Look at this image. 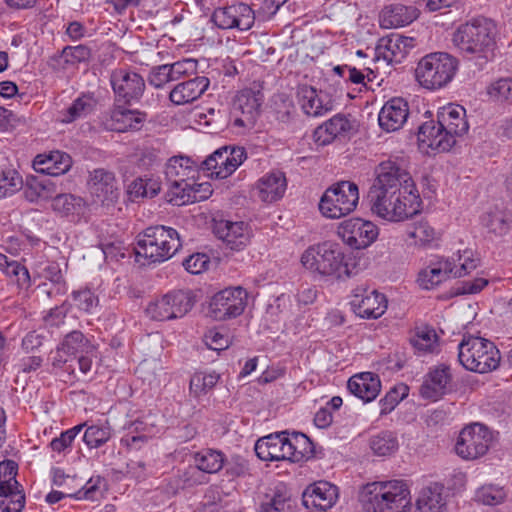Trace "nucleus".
Instances as JSON below:
<instances>
[{
  "mask_svg": "<svg viewBox=\"0 0 512 512\" xmlns=\"http://www.w3.org/2000/svg\"><path fill=\"white\" fill-rule=\"evenodd\" d=\"M301 263L306 269L322 276L341 279L351 275L339 245L330 241L307 248L301 256Z\"/></svg>",
  "mask_w": 512,
  "mask_h": 512,
  "instance_id": "39448f33",
  "label": "nucleus"
},
{
  "mask_svg": "<svg viewBox=\"0 0 512 512\" xmlns=\"http://www.w3.org/2000/svg\"><path fill=\"white\" fill-rule=\"evenodd\" d=\"M482 225L495 236H504L509 231V224L502 211L495 210L485 213L481 218Z\"/></svg>",
  "mask_w": 512,
  "mask_h": 512,
  "instance_id": "c03bdc74",
  "label": "nucleus"
},
{
  "mask_svg": "<svg viewBox=\"0 0 512 512\" xmlns=\"http://www.w3.org/2000/svg\"><path fill=\"white\" fill-rule=\"evenodd\" d=\"M286 187V177L281 171H272L261 177L257 183L260 199L268 203L281 199Z\"/></svg>",
  "mask_w": 512,
  "mask_h": 512,
  "instance_id": "bb28decb",
  "label": "nucleus"
},
{
  "mask_svg": "<svg viewBox=\"0 0 512 512\" xmlns=\"http://www.w3.org/2000/svg\"><path fill=\"white\" fill-rule=\"evenodd\" d=\"M350 305L354 313L361 318H378L387 308L385 296L376 290L368 292L364 288H356Z\"/></svg>",
  "mask_w": 512,
  "mask_h": 512,
  "instance_id": "2eb2a0df",
  "label": "nucleus"
},
{
  "mask_svg": "<svg viewBox=\"0 0 512 512\" xmlns=\"http://www.w3.org/2000/svg\"><path fill=\"white\" fill-rule=\"evenodd\" d=\"M495 26L486 18L473 19L458 27L453 43L463 53L487 62L495 46Z\"/></svg>",
  "mask_w": 512,
  "mask_h": 512,
  "instance_id": "7ed1b4c3",
  "label": "nucleus"
},
{
  "mask_svg": "<svg viewBox=\"0 0 512 512\" xmlns=\"http://www.w3.org/2000/svg\"><path fill=\"white\" fill-rule=\"evenodd\" d=\"M291 509L290 498L276 491L272 496L266 495L260 504V512H287Z\"/></svg>",
  "mask_w": 512,
  "mask_h": 512,
  "instance_id": "3c124183",
  "label": "nucleus"
},
{
  "mask_svg": "<svg viewBox=\"0 0 512 512\" xmlns=\"http://www.w3.org/2000/svg\"><path fill=\"white\" fill-rule=\"evenodd\" d=\"M90 190L95 202L107 207L117 202L120 195L114 173L104 169L93 171Z\"/></svg>",
  "mask_w": 512,
  "mask_h": 512,
  "instance_id": "dca6fc26",
  "label": "nucleus"
},
{
  "mask_svg": "<svg viewBox=\"0 0 512 512\" xmlns=\"http://www.w3.org/2000/svg\"><path fill=\"white\" fill-rule=\"evenodd\" d=\"M145 114L136 110L117 108L111 114V130L125 132L139 130L145 120Z\"/></svg>",
  "mask_w": 512,
  "mask_h": 512,
  "instance_id": "f704fd0d",
  "label": "nucleus"
},
{
  "mask_svg": "<svg viewBox=\"0 0 512 512\" xmlns=\"http://www.w3.org/2000/svg\"><path fill=\"white\" fill-rule=\"evenodd\" d=\"M407 394L408 387L404 384H401L397 387H393L392 389H390V391L385 395V397L380 400V413L383 415L391 412L395 408V406L407 396Z\"/></svg>",
  "mask_w": 512,
  "mask_h": 512,
  "instance_id": "5fc2aeb1",
  "label": "nucleus"
},
{
  "mask_svg": "<svg viewBox=\"0 0 512 512\" xmlns=\"http://www.w3.org/2000/svg\"><path fill=\"white\" fill-rule=\"evenodd\" d=\"M492 440L493 434L486 426L474 423L462 429L455 450L461 458L474 460L486 454Z\"/></svg>",
  "mask_w": 512,
  "mask_h": 512,
  "instance_id": "1a4fd4ad",
  "label": "nucleus"
},
{
  "mask_svg": "<svg viewBox=\"0 0 512 512\" xmlns=\"http://www.w3.org/2000/svg\"><path fill=\"white\" fill-rule=\"evenodd\" d=\"M72 166V158L61 151H51L49 154H39L33 161L34 169L42 174L60 176Z\"/></svg>",
  "mask_w": 512,
  "mask_h": 512,
  "instance_id": "393cba45",
  "label": "nucleus"
},
{
  "mask_svg": "<svg viewBox=\"0 0 512 512\" xmlns=\"http://www.w3.org/2000/svg\"><path fill=\"white\" fill-rule=\"evenodd\" d=\"M418 17L417 9L401 4L386 7L381 14V25L385 28L403 27Z\"/></svg>",
  "mask_w": 512,
  "mask_h": 512,
  "instance_id": "72a5a7b5",
  "label": "nucleus"
},
{
  "mask_svg": "<svg viewBox=\"0 0 512 512\" xmlns=\"http://www.w3.org/2000/svg\"><path fill=\"white\" fill-rule=\"evenodd\" d=\"M76 305L85 312H92L98 306V297L89 289L74 291L72 293Z\"/></svg>",
  "mask_w": 512,
  "mask_h": 512,
  "instance_id": "e2e57ef3",
  "label": "nucleus"
},
{
  "mask_svg": "<svg viewBox=\"0 0 512 512\" xmlns=\"http://www.w3.org/2000/svg\"><path fill=\"white\" fill-rule=\"evenodd\" d=\"M209 264V257L203 253L192 254L184 259L182 265L191 274H200Z\"/></svg>",
  "mask_w": 512,
  "mask_h": 512,
  "instance_id": "338daca9",
  "label": "nucleus"
},
{
  "mask_svg": "<svg viewBox=\"0 0 512 512\" xmlns=\"http://www.w3.org/2000/svg\"><path fill=\"white\" fill-rule=\"evenodd\" d=\"M62 57L71 64L85 62L90 59L91 50L86 45L66 46L62 50Z\"/></svg>",
  "mask_w": 512,
  "mask_h": 512,
  "instance_id": "bf43d9fd",
  "label": "nucleus"
},
{
  "mask_svg": "<svg viewBox=\"0 0 512 512\" xmlns=\"http://www.w3.org/2000/svg\"><path fill=\"white\" fill-rule=\"evenodd\" d=\"M170 301L171 310L173 311V319L183 317L186 315L194 306L195 299L189 291H176L167 294Z\"/></svg>",
  "mask_w": 512,
  "mask_h": 512,
  "instance_id": "79ce46f5",
  "label": "nucleus"
},
{
  "mask_svg": "<svg viewBox=\"0 0 512 512\" xmlns=\"http://www.w3.org/2000/svg\"><path fill=\"white\" fill-rule=\"evenodd\" d=\"M248 294L242 287L226 288L216 293L209 303V315L224 321L240 316L247 305Z\"/></svg>",
  "mask_w": 512,
  "mask_h": 512,
  "instance_id": "9d476101",
  "label": "nucleus"
},
{
  "mask_svg": "<svg viewBox=\"0 0 512 512\" xmlns=\"http://www.w3.org/2000/svg\"><path fill=\"white\" fill-rule=\"evenodd\" d=\"M476 498L485 505H498L503 502L505 493L501 488L485 486L477 491Z\"/></svg>",
  "mask_w": 512,
  "mask_h": 512,
  "instance_id": "052dcab7",
  "label": "nucleus"
},
{
  "mask_svg": "<svg viewBox=\"0 0 512 512\" xmlns=\"http://www.w3.org/2000/svg\"><path fill=\"white\" fill-rule=\"evenodd\" d=\"M263 94L260 91L244 89L240 91L232 104V114L241 113L248 122H253L262 105Z\"/></svg>",
  "mask_w": 512,
  "mask_h": 512,
  "instance_id": "c85d7f7f",
  "label": "nucleus"
},
{
  "mask_svg": "<svg viewBox=\"0 0 512 512\" xmlns=\"http://www.w3.org/2000/svg\"><path fill=\"white\" fill-rule=\"evenodd\" d=\"M211 20L220 29L237 28L241 31H247L253 26L255 15L249 5L235 3L216 8Z\"/></svg>",
  "mask_w": 512,
  "mask_h": 512,
  "instance_id": "f8f14e48",
  "label": "nucleus"
},
{
  "mask_svg": "<svg viewBox=\"0 0 512 512\" xmlns=\"http://www.w3.org/2000/svg\"><path fill=\"white\" fill-rule=\"evenodd\" d=\"M458 61L447 53H431L424 56L415 70L419 84L429 90L446 86L453 79Z\"/></svg>",
  "mask_w": 512,
  "mask_h": 512,
  "instance_id": "0eeeda50",
  "label": "nucleus"
},
{
  "mask_svg": "<svg viewBox=\"0 0 512 512\" xmlns=\"http://www.w3.org/2000/svg\"><path fill=\"white\" fill-rule=\"evenodd\" d=\"M437 334L431 327L424 326L416 329L415 335L411 339V344L419 351H432L437 342Z\"/></svg>",
  "mask_w": 512,
  "mask_h": 512,
  "instance_id": "09e8293b",
  "label": "nucleus"
},
{
  "mask_svg": "<svg viewBox=\"0 0 512 512\" xmlns=\"http://www.w3.org/2000/svg\"><path fill=\"white\" fill-rule=\"evenodd\" d=\"M192 193L193 189H191V185L187 184L185 181H178L171 183L169 190L165 194V198L167 202L172 205L182 206L192 203Z\"/></svg>",
  "mask_w": 512,
  "mask_h": 512,
  "instance_id": "a18cd8bd",
  "label": "nucleus"
},
{
  "mask_svg": "<svg viewBox=\"0 0 512 512\" xmlns=\"http://www.w3.org/2000/svg\"><path fill=\"white\" fill-rule=\"evenodd\" d=\"M23 185L18 171L9 165H0V198L18 191Z\"/></svg>",
  "mask_w": 512,
  "mask_h": 512,
  "instance_id": "a19ab883",
  "label": "nucleus"
},
{
  "mask_svg": "<svg viewBox=\"0 0 512 512\" xmlns=\"http://www.w3.org/2000/svg\"><path fill=\"white\" fill-rule=\"evenodd\" d=\"M458 360L466 370L484 374L499 367L501 355L492 341L468 336L458 345Z\"/></svg>",
  "mask_w": 512,
  "mask_h": 512,
  "instance_id": "423d86ee",
  "label": "nucleus"
},
{
  "mask_svg": "<svg viewBox=\"0 0 512 512\" xmlns=\"http://www.w3.org/2000/svg\"><path fill=\"white\" fill-rule=\"evenodd\" d=\"M17 464L12 460L0 463V496H13L14 493H23L18 490L16 480Z\"/></svg>",
  "mask_w": 512,
  "mask_h": 512,
  "instance_id": "e433bc0d",
  "label": "nucleus"
},
{
  "mask_svg": "<svg viewBox=\"0 0 512 512\" xmlns=\"http://www.w3.org/2000/svg\"><path fill=\"white\" fill-rule=\"evenodd\" d=\"M418 140L423 145L438 152L449 151L456 143V139L448 135L446 128H442L438 120L427 121L418 128Z\"/></svg>",
  "mask_w": 512,
  "mask_h": 512,
  "instance_id": "6ab92c4d",
  "label": "nucleus"
},
{
  "mask_svg": "<svg viewBox=\"0 0 512 512\" xmlns=\"http://www.w3.org/2000/svg\"><path fill=\"white\" fill-rule=\"evenodd\" d=\"M301 107L305 114L310 116H322L333 109V102L327 95L318 94L308 86H303L298 91Z\"/></svg>",
  "mask_w": 512,
  "mask_h": 512,
  "instance_id": "cd10ccee",
  "label": "nucleus"
},
{
  "mask_svg": "<svg viewBox=\"0 0 512 512\" xmlns=\"http://www.w3.org/2000/svg\"><path fill=\"white\" fill-rule=\"evenodd\" d=\"M408 116V102L401 97H394L383 105L378 115V121L383 130L393 132L403 127Z\"/></svg>",
  "mask_w": 512,
  "mask_h": 512,
  "instance_id": "a211bd4d",
  "label": "nucleus"
},
{
  "mask_svg": "<svg viewBox=\"0 0 512 512\" xmlns=\"http://www.w3.org/2000/svg\"><path fill=\"white\" fill-rule=\"evenodd\" d=\"M194 462L203 473H217L224 465V455L220 451L204 449L195 453Z\"/></svg>",
  "mask_w": 512,
  "mask_h": 512,
  "instance_id": "4c0bfd02",
  "label": "nucleus"
},
{
  "mask_svg": "<svg viewBox=\"0 0 512 512\" xmlns=\"http://www.w3.org/2000/svg\"><path fill=\"white\" fill-rule=\"evenodd\" d=\"M214 234L232 251L241 250L249 242V234L244 222L217 221L214 225Z\"/></svg>",
  "mask_w": 512,
  "mask_h": 512,
  "instance_id": "aec40b11",
  "label": "nucleus"
},
{
  "mask_svg": "<svg viewBox=\"0 0 512 512\" xmlns=\"http://www.w3.org/2000/svg\"><path fill=\"white\" fill-rule=\"evenodd\" d=\"M97 104L98 100L93 92H83L61 113L60 121L64 124H69L80 118L87 117L96 110Z\"/></svg>",
  "mask_w": 512,
  "mask_h": 512,
  "instance_id": "2f4dec72",
  "label": "nucleus"
},
{
  "mask_svg": "<svg viewBox=\"0 0 512 512\" xmlns=\"http://www.w3.org/2000/svg\"><path fill=\"white\" fill-rule=\"evenodd\" d=\"M39 274L51 284H57L56 293H66V282L60 265L56 262H46L39 266Z\"/></svg>",
  "mask_w": 512,
  "mask_h": 512,
  "instance_id": "de8ad7c7",
  "label": "nucleus"
},
{
  "mask_svg": "<svg viewBox=\"0 0 512 512\" xmlns=\"http://www.w3.org/2000/svg\"><path fill=\"white\" fill-rule=\"evenodd\" d=\"M437 118L441 127L446 128L448 135L454 139L464 135L469 129L466 110L461 105L450 104L442 107L437 113Z\"/></svg>",
  "mask_w": 512,
  "mask_h": 512,
  "instance_id": "4be33fe9",
  "label": "nucleus"
},
{
  "mask_svg": "<svg viewBox=\"0 0 512 512\" xmlns=\"http://www.w3.org/2000/svg\"><path fill=\"white\" fill-rule=\"evenodd\" d=\"M110 438V431L99 426H90L86 429L83 440L91 448H97L106 443Z\"/></svg>",
  "mask_w": 512,
  "mask_h": 512,
  "instance_id": "4d7b16f0",
  "label": "nucleus"
},
{
  "mask_svg": "<svg viewBox=\"0 0 512 512\" xmlns=\"http://www.w3.org/2000/svg\"><path fill=\"white\" fill-rule=\"evenodd\" d=\"M104 480L97 476L90 478L87 483L81 487L78 491L74 492V498L76 499H88L96 500L102 495L100 486Z\"/></svg>",
  "mask_w": 512,
  "mask_h": 512,
  "instance_id": "13d9d810",
  "label": "nucleus"
},
{
  "mask_svg": "<svg viewBox=\"0 0 512 512\" xmlns=\"http://www.w3.org/2000/svg\"><path fill=\"white\" fill-rule=\"evenodd\" d=\"M451 379L449 366L440 365L427 375L419 393L425 399L438 400L446 393Z\"/></svg>",
  "mask_w": 512,
  "mask_h": 512,
  "instance_id": "b1692460",
  "label": "nucleus"
},
{
  "mask_svg": "<svg viewBox=\"0 0 512 512\" xmlns=\"http://www.w3.org/2000/svg\"><path fill=\"white\" fill-rule=\"evenodd\" d=\"M205 76H197L177 84L169 93V99L175 105H185L197 100L209 87Z\"/></svg>",
  "mask_w": 512,
  "mask_h": 512,
  "instance_id": "5701e85b",
  "label": "nucleus"
},
{
  "mask_svg": "<svg viewBox=\"0 0 512 512\" xmlns=\"http://www.w3.org/2000/svg\"><path fill=\"white\" fill-rule=\"evenodd\" d=\"M453 276V263L449 259H441L436 264L421 270L418 283L424 289H433L450 276Z\"/></svg>",
  "mask_w": 512,
  "mask_h": 512,
  "instance_id": "7c9ffc66",
  "label": "nucleus"
},
{
  "mask_svg": "<svg viewBox=\"0 0 512 512\" xmlns=\"http://www.w3.org/2000/svg\"><path fill=\"white\" fill-rule=\"evenodd\" d=\"M410 173L401 162L388 160L376 168V179L367 200L373 213L389 221H403L420 212L421 199L414 193Z\"/></svg>",
  "mask_w": 512,
  "mask_h": 512,
  "instance_id": "f257e3e1",
  "label": "nucleus"
},
{
  "mask_svg": "<svg viewBox=\"0 0 512 512\" xmlns=\"http://www.w3.org/2000/svg\"><path fill=\"white\" fill-rule=\"evenodd\" d=\"M369 445L375 455L388 456L397 451L399 443L393 432L382 431L370 438Z\"/></svg>",
  "mask_w": 512,
  "mask_h": 512,
  "instance_id": "58836bf2",
  "label": "nucleus"
},
{
  "mask_svg": "<svg viewBox=\"0 0 512 512\" xmlns=\"http://www.w3.org/2000/svg\"><path fill=\"white\" fill-rule=\"evenodd\" d=\"M359 501L368 512H409L411 505L408 487L399 480L364 485Z\"/></svg>",
  "mask_w": 512,
  "mask_h": 512,
  "instance_id": "f03ea898",
  "label": "nucleus"
},
{
  "mask_svg": "<svg viewBox=\"0 0 512 512\" xmlns=\"http://www.w3.org/2000/svg\"><path fill=\"white\" fill-rule=\"evenodd\" d=\"M25 505V495L14 493L13 496H0V512H21Z\"/></svg>",
  "mask_w": 512,
  "mask_h": 512,
  "instance_id": "774afa93",
  "label": "nucleus"
},
{
  "mask_svg": "<svg viewBox=\"0 0 512 512\" xmlns=\"http://www.w3.org/2000/svg\"><path fill=\"white\" fill-rule=\"evenodd\" d=\"M435 230L427 222L416 224L408 232L409 237L415 239V244L426 245L435 239Z\"/></svg>",
  "mask_w": 512,
  "mask_h": 512,
  "instance_id": "680f3d73",
  "label": "nucleus"
},
{
  "mask_svg": "<svg viewBox=\"0 0 512 512\" xmlns=\"http://www.w3.org/2000/svg\"><path fill=\"white\" fill-rule=\"evenodd\" d=\"M227 151L228 146H223L217 149L200 163L199 169L203 171H211V175L215 176L216 172H224L223 168L225 167Z\"/></svg>",
  "mask_w": 512,
  "mask_h": 512,
  "instance_id": "603ef678",
  "label": "nucleus"
},
{
  "mask_svg": "<svg viewBox=\"0 0 512 512\" xmlns=\"http://www.w3.org/2000/svg\"><path fill=\"white\" fill-rule=\"evenodd\" d=\"M182 244L178 232L168 226L156 225L146 228L137 236L135 253L151 262H164L170 259Z\"/></svg>",
  "mask_w": 512,
  "mask_h": 512,
  "instance_id": "20e7f679",
  "label": "nucleus"
},
{
  "mask_svg": "<svg viewBox=\"0 0 512 512\" xmlns=\"http://www.w3.org/2000/svg\"><path fill=\"white\" fill-rule=\"evenodd\" d=\"M347 388L364 402H371L378 396L381 383L378 375L372 372H363L352 376L348 380Z\"/></svg>",
  "mask_w": 512,
  "mask_h": 512,
  "instance_id": "a878e982",
  "label": "nucleus"
},
{
  "mask_svg": "<svg viewBox=\"0 0 512 512\" xmlns=\"http://www.w3.org/2000/svg\"><path fill=\"white\" fill-rule=\"evenodd\" d=\"M81 197L72 194H58L52 200V208L62 216L80 214L84 208Z\"/></svg>",
  "mask_w": 512,
  "mask_h": 512,
  "instance_id": "ea45409f",
  "label": "nucleus"
},
{
  "mask_svg": "<svg viewBox=\"0 0 512 512\" xmlns=\"http://www.w3.org/2000/svg\"><path fill=\"white\" fill-rule=\"evenodd\" d=\"M288 442L291 443L290 452L293 454L290 458L291 462H299L312 453L311 440L301 432L288 433Z\"/></svg>",
  "mask_w": 512,
  "mask_h": 512,
  "instance_id": "37998d69",
  "label": "nucleus"
},
{
  "mask_svg": "<svg viewBox=\"0 0 512 512\" xmlns=\"http://www.w3.org/2000/svg\"><path fill=\"white\" fill-rule=\"evenodd\" d=\"M351 129L350 120L343 114H337L314 130L313 139L316 144L326 146L337 138L345 137Z\"/></svg>",
  "mask_w": 512,
  "mask_h": 512,
  "instance_id": "412c9836",
  "label": "nucleus"
},
{
  "mask_svg": "<svg viewBox=\"0 0 512 512\" xmlns=\"http://www.w3.org/2000/svg\"><path fill=\"white\" fill-rule=\"evenodd\" d=\"M61 344L62 350L66 351L67 356H75L86 351L89 347L88 340L80 331H72L67 334Z\"/></svg>",
  "mask_w": 512,
  "mask_h": 512,
  "instance_id": "8fccbe9b",
  "label": "nucleus"
},
{
  "mask_svg": "<svg viewBox=\"0 0 512 512\" xmlns=\"http://www.w3.org/2000/svg\"><path fill=\"white\" fill-rule=\"evenodd\" d=\"M197 167L198 163L189 157L174 156L166 164L165 175L171 183L185 181Z\"/></svg>",
  "mask_w": 512,
  "mask_h": 512,
  "instance_id": "c9c22d12",
  "label": "nucleus"
},
{
  "mask_svg": "<svg viewBox=\"0 0 512 512\" xmlns=\"http://www.w3.org/2000/svg\"><path fill=\"white\" fill-rule=\"evenodd\" d=\"M169 299L170 298L167 297L166 294L161 299H158L155 302L150 303L146 308L147 315L151 319L158 321L173 319L172 315L174 314L173 311L171 310Z\"/></svg>",
  "mask_w": 512,
  "mask_h": 512,
  "instance_id": "864d4df0",
  "label": "nucleus"
},
{
  "mask_svg": "<svg viewBox=\"0 0 512 512\" xmlns=\"http://www.w3.org/2000/svg\"><path fill=\"white\" fill-rule=\"evenodd\" d=\"M337 233L351 248L364 249L376 240L378 228L370 221L351 218L340 223Z\"/></svg>",
  "mask_w": 512,
  "mask_h": 512,
  "instance_id": "9b49d317",
  "label": "nucleus"
},
{
  "mask_svg": "<svg viewBox=\"0 0 512 512\" xmlns=\"http://www.w3.org/2000/svg\"><path fill=\"white\" fill-rule=\"evenodd\" d=\"M407 37L400 35L382 38L376 47V59L387 63H401L407 54Z\"/></svg>",
  "mask_w": 512,
  "mask_h": 512,
  "instance_id": "c756f323",
  "label": "nucleus"
},
{
  "mask_svg": "<svg viewBox=\"0 0 512 512\" xmlns=\"http://www.w3.org/2000/svg\"><path fill=\"white\" fill-rule=\"evenodd\" d=\"M443 491L444 487L439 484L422 489L416 501V512H446L447 503Z\"/></svg>",
  "mask_w": 512,
  "mask_h": 512,
  "instance_id": "473e14b6",
  "label": "nucleus"
},
{
  "mask_svg": "<svg viewBox=\"0 0 512 512\" xmlns=\"http://www.w3.org/2000/svg\"><path fill=\"white\" fill-rule=\"evenodd\" d=\"M358 200V186L350 181H341L324 192L319 209L327 218H341L356 208Z\"/></svg>",
  "mask_w": 512,
  "mask_h": 512,
  "instance_id": "6e6552de",
  "label": "nucleus"
},
{
  "mask_svg": "<svg viewBox=\"0 0 512 512\" xmlns=\"http://www.w3.org/2000/svg\"><path fill=\"white\" fill-rule=\"evenodd\" d=\"M463 262L460 263L459 268H455L453 264V277L460 278L470 273L472 270L476 269L479 265V259L474 258L473 253L471 251H464V253L458 256V260Z\"/></svg>",
  "mask_w": 512,
  "mask_h": 512,
  "instance_id": "69168bd1",
  "label": "nucleus"
},
{
  "mask_svg": "<svg viewBox=\"0 0 512 512\" xmlns=\"http://www.w3.org/2000/svg\"><path fill=\"white\" fill-rule=\"evenodd\" d=\"M84 424L77 425L61 433L57 438L50 442V447L53 451L61 452L71 446L77 434L82 430Z\"/></svg>",
  "mask_w": 512,
  "mask_h": 512,
  "instance_id": "0e129e2a",
  "label": "nucleus"
},
{
  "mask_svg": "<svg viewBox=\"0 0 512 512\" xmlns=\"http://www.w3.org/2000/svg\"><path fill=\"white\" fill-rule=\"evenodd\" d=\"M247 158L244 147L228 146L227 156L225 158L224 172H216V178L225 179L229 177Z\"/></svg>",
  "mask_w": 512,
  "mask_h": 512,
  "instance_id": "49530a36",
  "label": "nucleus"
},
{
  "mask_svg": "<svg viewBox=\"0 0 512 512\" xmlns=\"http://www.w3.org/2000/svg\"><path fill=\"white\" fill-rule=\"evenodd\" d=\"M110 83L117 100H122L126 104L138 101L145 90V81L142 76L123 68L111 72Z\"/></svg>",
  "mask_w": 512,
  "mask_h": 512,
  "instance_id": "ddd939ff",
  "label": "nucleus"
},
{
  "mask_svg": "<svg viewBox=\"0 0 512 512\" xmlns=\"http://www.w3.org/2000/svg\"><path fill=\"white\" fill-rule=\"evenodd\" d=\"M339 496L338 487L328 481H318L308 486L302 494V503L306 508L320 511L330 509Z\"/></svg>",
  "mask_w": 512,
  "mask_h": 512,
  "instance_id": "f3484780",
  "label": "nucleus"
},
{
  "mask_svg": "<svg viewBox=\"0 0 512 512\" xmlns=\"http://www.w3.org/2000/svg\"><path fill=\"white\" fill-rule=\"evenodd\" d=\"M488 94L497 101L512 102V78H501L488 88Z\"/></svg>",
  "mask_w": 512,
  "mask_h": 512,
  "instance_id": "6e6d98bb",
  "label": "nucleus"
},
{
  "mask_svg": "<svg viewBox=\"0 0 512 512\" xmlns=\"http://www.w3.org/2000/svg\"><path fill=\"white\" fill-rule=\"evenodd\" d=\"M291 443L288 442V433L282 431L258 439L255 443V453L263 461L289 460L293 455L290 452Z\"/></svg>",
  "mask_w": 512,
  "mask_h": 512,
  "instance_id": "4468645a",
  "label": "nucleus"
}]
</instances>
